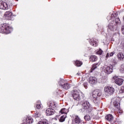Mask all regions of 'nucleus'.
<instances>
[{
	"label": "nucleus",
	"instance_id": "f257e3e1",
	"mask_svg": "<svg viewBox=\"0 0 124 124\" xmlns=\"http://www.w3.org/2000/svg\"><path fill=\"white\" fill-rule=\"evenodd\" d=\"M0 30L2 33H5V34H8L10 33L13 29L12 28L10 27L9 25L6 23H4L1 25Z\"/></svg>",
	"mask_w": 124,
	"mask_h": 124
},
{
	"label": "nucleus",
	"instance_id": "f03ea898",
	"mask_svg": "<svg viewBox=\"0 0 124 124\" xmlns=\"http://www.w3.org/2000/svg\"><path fill=\"white\" fill-rule=\"evenodd\" d=\"M101 95V92L100 90H96L93 92V97L94 103H99V101L97 99V97H99Z\"/></svg>",
	"mask_w": 124,
	"mask_h": 124
},
{
	"label": "nucleus",
	"instance_id": "7ed1b4c3",
	"mask_svg": "<svg viewBox=\"0 0 124 124\" xmlns=\"http://www.w3.org/2000/svg\"><path fill=\"white\" fill-rule=\"evenodd\" d=\"M59 84L60 87L63 89V90H68V89H70V87H71V85L69 84L68 83H66L64 79H61L59 82Z\"/></svg>",
	"mask_w": 124,
	"mask_h": 124
},
{
	"label": "nucleus",
	"instance_id": "20e7f679",
	"mask_svg": "<svg viewBox=\"0 0 124 124\" xmlns=\"http://www.w3.org/2000/svg\"><path fill=\"white\" fill-rule=\"evenodd\" d=\"M80 93H81V92L77 90H73L72 92V95L74 100H77V101H79V100L81 99V96L80 95Z\"/></svg>",
	"mask_w": 124,
	"mask_h": 124
},
{
	"label": "nucleus",
	"instance_id": "39448f33",
	"mask_svg": "<svg viewBox=\"0 0 124 124\" xmlns=\"http://www.w3.org/2000/svg\"><path fill=\"white\" fill-rule=\"evenodd\" d=\"M81 107L84 110H88L92 108V105L90 104V102L88 101H83L81 103Z\"/></svg>",
	"mask_w": 124,
	"mask_h": 124
},
{
	"label": "nucleus",
	"instance_id": "423d86ee",
	"mask_svg": "<svg viewBox=\"0 0 124 124\" xmlns=\"http://www.w3.org/2000/svg\"><path fill=\"white\" fill-rule=\"evenodd\" d=\"M104 91L105 93H108V94L109 95H111V94L114 93V92H115V89L112 87L108 86L105 87Z\"/></svg>",
	"mask_w": 124,
	"mask_h": 124
},
{
	"label": "nucleus",
	"instance_id": "0eeeda50",
	"mask_svg": "<svg viewBox=\"0 0 124 124\" xmlns=\"http://www.w3.org/2000/svg\"><path fill=\"white\" fill-rule=\"evenodd\" d=\"M4 16H5V17H6V18L9 20H11L12 21L14 20V16H13V14L10 11L6 12Z\"/></svg>",
	"mask_w": 124,
	"mask_h": 124
},
{
	"label": "nucleus",
	"instance_id": "6e6552de",
	"mask_svg": "<svg viewBox=\"0 0 124 124\" xmlns=\"http://www.w3.org/2000/svg\"><path fill=\"white\" fill-rule=\"evenodd\" d=\"M113 79L115 80V83L118 86H122L124 83V79L119 78L117 76L113 77Z\"/></svg>",
	"mask_w": 124,
	"mask_h": 124
},
{
	"label": "nucleus",
	"instance_id": "1a4fd4ad",
	"mask_svg": "<svg viewBox=\"0 0 124 124\" xmlns=\"http://www.w3.org/2000/svg\"><path fill=\"white\" fill-rule=\"evenodd\" d=\"M0 9L7 10L8 9V4H7V3L3 1H0Z\"/></svg>",
	"mask_w": 124,
	"mask_h": 124
},
{
	"label": "nucleus",
	"instance_id": "9d476101",
	"mask_svg": "<svg viewBox=\"0 0 124 124\" xmlns=\"http://www.w3.org/2000/svg\"><path fill=\"white\" fill-rule=\"evenodd\" d=\"M104 72L105 73H107V74H110V73L113 72V66H107L105 68Z\"/></svg>",
	"mask_w": 124,
	"mask_h": 124
},
{
	"label": "nucleus",
	"instance_id": "9b49d317",
	"mask_svg": "<svg viewBox=\"0 0 124 124\" xmlns=\"http://www.w3.org/2000/svg\"><path fill=\"white\" fill-rule=\"evenodd\" d=\"M118 16V14L113 13H112L111 16H107V20L108 21H115V17H117Z\"/></svg>",
	"mask_w": 124,
	"mask_h": 124
},
{
	"label": "nucleus",
	"instance_id": "f8f14e48",
	"mask_svg": "<svg viewBox=\"0 0 124 124\" xmlns=\"http://www.w3.org/2000/svg\"><path fill=\"white\" fill-rule=\"evenodd\" d=\"M46 116H52L55 114V110L51 108H47L46 110Z\"/></svg>",
	"mask_w": 124,
	"mask_h": 124
},
{
	"label": "nucleus",
	"instance_id": "ddd939ff",
	"mask_svg": "<svg viewBox=\"0 0 124 124\" xmlns=\"http://www.w3.org/2000/svg\"><path fill=\"white\" fill-rule=\"evenodd\" d=\"M73 118H74V121L75 124H81V122H82V121L81 120V118H80L79 116L74 115L73 116Z\"/></svg>",
	"mask_w": 124,
	"mask_h": 124
},
{
	"label": "nucleus",
	"instance_id": "4468645a",
	"mask_svg": "<svg viewBox=\"0 0 124 124\" xmlns=\"http://www.w3.org/2000/svg\"><path fill=\"white\" fill-rule=\"evenodd\" d=\"M89 82L90 84L93 85L96 83V78L90 77L89 78Z\"/></svg>",
	"mask_w": 124,
	"mask_h": 124
},
{
	"label": "nucleus",
	"instance_id": "2eb2a0df",
	"mask_svg": "<svg viewBox=\"0 0 124 124\" xmlns=\"http://www.w3.org/2000/svg\"><path fill=\"white\" fill-rule=\"evenodd\" d=\"M113 119L114 117H113V115L111 114H108L106 116V120H107L108 122H109L110 123L112 122Z\"/></svg>",
	"mask_w": 124,
	"mask_h": 124
},
{
	"label": "nucleus",
	"instance_id": "dca6fc26",
	"mask_svg": "<svg viewBox=\"0 0 124 124\" xmlns=\"http://www.w3.org/2000/svg\"><path fill=\"white\" fill-rule=\"evenodd\" d=\"M26 122L27 124H32L33 123V119L31 117H28L26 118Z\"/></svg>",
	"mask_w": 124,
	"mask_h": 124
},
{
	"label": "nucleus",
	"instance_id": "f3484780",
	"mask_svg": "<svg viewBox=\"0 0 124 124\" xmlns=\"http://www.w3.org/2000/svg\"><path fill=\"white\" fill-rule=\"evenodd\" d=\"M99 66V64L98 63L93 64L92 66V68H91L90 70V72H93L94 69H96V68H97Z\"/></svg>",
	"mask_w": 124,
	"mask_h": 124
},
{
	"label": "nucleus",
	"instance_id": "a211bd4d",
	"mask_svg": "<svg viewBox=\"0 0 124 124\" xmlns=\"http://www.w3.org/2000/svg\"><path fill=\"white\" fill-rule=\"evenodd\" d=\"M117 58L120 61H124V55L123 53H119L117 55Z\"/></svg>",
	"mask_w": 124,
	"mask_h": 124
},
{
	"label": "nucleus",
	"instance_id": "6ab92c4d",
	"mask_svg": "<svg viewBox=\"0 0 124 124\" xmlns=\"http://www.w3.org/2000/svg\"><path fill=\"white\" fill-rule=\"evenodd\" d=\"M108 29L110 30V31H114L116 29V25H114L113 23H110L108 26Z\"/></svg>",
	"mask_w": 124,
	"mask_h": 124
},
{
	"label": "nucleus",
	"instance_id": "aec40b11",
	"mask_svg": "<svg viewBox=\"0 0 124 124\" xmlns=\"http://www.w3.org/2000/svg\"><path fill=\"white\" fill-rule=\"evenodd\" d=\"M90 61L92 62H96L97 61V57L95 55H92L90 57Z\"/></svg>",
	"mask_w": 124,
	"mask_h": 124
},
{
	"label": "nucleus",
	"instance_id": "412c9836",
	"mask_svg": "<svg viewBox=\"0 0 124 124\" xmlns=\"http://www.w3.org/2000/svg\"><path fill=\"white\" fill-rule=\"evenodd\" d=\"M89 42L91 45H92L93 47H96L97 46V43L94 40H91Z\"/></svg>",
	"mask_w": 124,
	"mask_h": 124
},
{
	"label": "nucleus",
	"instance_id": "4be33fe9",
	"mask_svg": "<svg viewBox=\"0 0 124 124\" xmlns=\"http://www.w3.org/2000/svg\"><path fill=\"white\" fill-rule=\"evenodd\" d=\"M60 113H61V114H67V113H68V109L65 108H62L60 111Z\"/></svg>",
	"mask_w": 124,
	"mask_h": 124
},
{
	"label": "nucleus",
	"instance_id": "5701e85b",
	"mask_svg": "<svg viewBox=\"0 0 124 124\" xmlns=\"http://www.w3.org/2000/svg\"><path fill=\"white\" fill-rule=\"evenodd\" d=\"M75 64L76 66L79 67V66H81V65L83 64V62H82L81 61H76L75 62Z\"/></svg>",
	"mask_w": 124,
	"mask_h": 124
},
{
	"label": "nucleus",
	"instance_id": "b1692460",
	"mask_svg": "<svg viewBox=\"0 0 124 124\" xmlns=\"http://www.w3.org/2000/svg\"><path fill=\"white\" fill-rule=\"evenodd\" d=\"M113 105L114 106L116 107V108H117V109H119V108H120V103H119V102L115 101L114 102H113Z\"/></svg>",
	"mask_w": 124,
	"mask_h": 124
},
{
	"label": "nucleus",
	"instance_id": "393cba45",
	"mask_svg": "<svg viewBox=\"0 0 124 124\" xmlns=\"http://www.w3.org/2000/svg\"><path fill=\"white\" fill-rule=\"evenodd\" d=\"M84 118V120H85V121H91V119H92L91 116L88 114L86 115Z\"/></svg>",
	"mask_w": 124,
	"mask_h": 124
},
{
	"label": "nucleus",
	"instance_id": "a878e982",
	"mask_svg": "<svg viewBox=\"0 0 124 124\" xmlns=\"http://www.w3.org/2000/svg\"><path fill=\"white\" fill-rule=\"evenodd\" d=\"M36 105L37 109H41L42 107V105L41 104V103H40V101H38Z\"/></svg>",
	"mask_w": 124,
	"mask_h": 124
},
{
	"label": "nucleus",
	"instance_id": "bb28decb",
	"mask_svg": "<svg viewBox=\"0 0 124 124\" xmlns=\"http://www.w3.org/2000/svg\"><path fill=\"white\" fill-rule=\"evenodd\" d=\"M38 124H48V121L45 119L38 122Z\"/></svg>",
	"mask_w": 124,
	"mask_h": 124
},
{
	"label": "nucleus",
	"instance_id": "cd10ccee",
	"mask_svg": "<svg viewBox=\"0 0 124 124\" xmlns=\"http://www.w3.org/2000/svg\"><path fill=\"white\" fill-rule=\"evenodd\" d=\"M57 107V105L55 104V103H51L49 104V107H51V108H56Z\"/></svg>",
	"mask_w": 124,
	"mask_h": 124
},
{
	"label": "nucleus",
	"instance_id": "c85d7f7f",
	"mask_svg": "<svg viewBox=\"0 0 124 124\" xmlns=\"http://www.w3.org/2000/svg\"><path fill=\"white\" fill-rule=\"evenodd\" d=\"M41 116V114L39 111H36L35 113V118H39Z\"/></svg>",
	"mask_w": 124,
	"mask_h": 124
},
{
	"label": "nucleus",
	"instance_id": "c756f323",
	"mask_svg": "<svg viewBox=\"0 0 124 124\" xmlns=\"http://www.w3.org/2000/svg\"><path fill=\"white\" fill-rule=\"evenodd\" d=\"M115 24L117 25H120V24H121V20H120L119 17H117L115 19Z\"/></svg>",
	"mask_w": 124,
	"mask_h": 124
},
{
	"label": "nucleus",
	"instance_id": "7c9ffc66",
	"mask_svg": "<svg viewBox=\"0 0 124 124\" xmlns=\"http://www.w3.org/2000/svg\"><path fill=\"white\" fill-rule=\"evenodd\" d=\"M120 72L121 73H124V64H122L120 68Z\"/></svg>",
	"mask_w": 124,
	"mask_h": 124
},
{
	"label": "nucleus",
	"instance_id": "2f4dec72",
	"mask_svg": "<svg viewBox=\"0 0 124 124\" xmlns=\"http://www.w3.org/2000/svg\"><path fill=\"white\" fill-rule=\"evenodd\" d=\"M65 119V117H64V116H61V117L60 118L59 121H60V122H61V123H62V122H64Z\"/></svg>",
	"mask_w": 124,
	"mask_h": 124
},
{
	"label": "nucleus",
	"instance_id": "473e14b6",
	"mask_svg": "<svg viewBox=\"0 0 124 124\" xmlns=\"http://www.w3.org/2000/svg\"><path fill=\"white\" fill-rule=\"evenodd\" d=\"M118 109V111L117 112L118 114L119 115H122L123 114V110H122V109H121V108H119Z\"/></svg>",
	"mask_w": 124,
	"mask_h": 124
},
{
	"label": "nucleus",
	"instance_id": "72a5a7b5",
	"mask_svg": "<svg viewBox=\"0 0 124 124\" xmlns=\"http://www.w3.org/2000/svg\"><path fill=\"white\" fill-rule=\"evenodd\" d=\"M119 92L120 93H124V86L121 87V89L119 91Z\"/></svg>",
	"mask_w": 124,
	"mask_h": 124
},
{
	"label": "nucleus",
	"instance_id": "f704fd0d",
	"mask_svg": "<svg viewBox=\"0 0 124 124\" xmlns=\"http://www.w3.org/2000/svg\"><path fill=\"white\" fill-rule=\"evenodd\" d=\"M103 52V51H102V50L99 49V50L97 51V54H98V55H102Z\"/></svg>",
	"mask_w": 124,
	"mask_h": 124
},
{
	"label": "nucleus",
	"instance_id": "c9c22d12",
	"mask_svg": "<svg viewBox=\"0 0 124 124\" xmlns=\"http://www.w3.org/2000/svg\"><path fill=\"white\" fill-rule=\"evenodd\" d=\"M83 86H84V88H85V89H87V88H88V83L85 82L83 84Z\"/></svg>",
	"mask_w": 124,
	"mask_h": 124
},
{
	"label": "nucleus",
	"instance_id": "e433bc0d",
	"mask_svg": "<svg viewBox=\"0 0 124 124\" xmlns=\"http://www.w3.org/2000/svg\"><path fill=\"white\" fill-rule=\"evenodd\" d=\"M114 54H115V52H111L109 53V57H113V56H114Z\"/></svg>",
	"mask_w": 124,
	"mask_h": 124
},
{
	"label": "nucleus",
	"instance_id": "4c0bfd02",
	"mask_svg": "<svg viewBox=\"0 0 124 124\" xmlns=\"http://www.w3.org/2000/svg\"><path fill=\"white\" fill-rule=\"evenodd\" d=\"M58 93H62V90H61V89H58L57 91Z\"/></svg>",
	"mask_w": 124,
	"mask_h": 124
},
{
	"label": "nucleus",
	"instance_id": "58836bf2",
	"mask_svg": "<svg viewBox=\"0 0 124 124\" xmlns=\"http://www.w3.org/2000/svg\"><path fill=\"white\" fill-rule=\"evenodd\" d=\"M112 63H113L114 65H116V64H117V61L116 60H113L112 61Z\"/></svg>",
	"mask_w": 124,
	"mask_h": 124
},
{
	"label": "nucleus",
	"instance_id": "ea45409f",
	"mask_svg": "<svg viewBox=\"0 0 124 124\" xmlns=\"http://www.w3.org/2000/svg\"><path fill=\"white\" fill-rule=\"evenodd\" d=\"M109 57H110V54H109V53H107L106 56V58L107 59H108V58H109Z\"/></svg>",
	"mask_w": 124,
	"mask_h": 124
},
{
	"label": "nucleus",
	"instance_id": "a19ab883",
	"mask_svg": "<svg viewBox=\"0 0 124 124\" xmlns=\"http://www.w3.org/2000/svg\"><path fill=\"white\" fill-rule=\"evenodd\" d=\"M22 124H28L26 121V122H23Z\"/></svg>",
	"mask_w": 124,
	"mask_h": 124
},
{
	"label": "nucleus",
	"instance_id": "79ce46f5",
	"mask_svg": "<svg viewBox=\"0 0 124 124\" xmlns=\"http://www.w3.org/2000/svg\"><path fill=\"white\" fill-rule=\"evenodd\" d=\"M77 74V75H80V73H78Z\"/></svg>",
	"mask_w": 124,
	"mask_h": 124
}]
</instances>
